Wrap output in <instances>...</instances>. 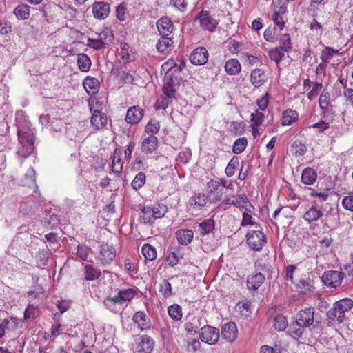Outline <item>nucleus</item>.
<instances>
[{"label":"nucleus","mask_w":353,"mask_h":353,"mask_svg":"<svg viewBox=\"0 0 353 353\" xmlns=\"http://www.w3.org/2000/svg\"><path fill=\"white\" fill-rule=\"evenodd\" d=\"M219 336V329L210 325L203 326L201 329L199 334L201 340L210 345L215 344L218 341Z\"/></svg>","instance_id":"nucleus-3"},{"label":"nucleus","mask_w":353,"mask_h":353,"mask_svg":"<svg viewBox=\"0 0 353 353\" xmlns=\"http://www.w3.org/2000/svg\"><path fill=\"white\" fill-rule=\"evenodd\" d=\"M209 54L204 47H199L194 49L190 55V61L194 65H203L208 60Z\"/></svg>","instance_id":"nucleus-7"},{"label":"nucleus","mask_w":353,"mask_h":353,"mask_svg":"<svg viewBox=\"0 0 353 353\" xmlns=\"http://www.w3.org/2000/svg\"><path fill=\"white\" fill-rule=\"evenodd\" d=\"M116 256V249L112 245L103 244L101 246L99 259L102 265L110 264Z\"/></svg>","instance_id":"nucleus-6"},{"label":"nucleus","mask_w":353,"mask_h":353,"mask_svg":"<svg viewBox=\"0 0 353 353\" xmlns=\"http://www.w3.org/2000/svg\"><path fill=\"white\" fill-rule=\"evenodd\" d=\"M79 68L82 72H88L91 66V61L89 57L85 54H79L77 57Z\"/></svg>","instance_id":"nucleus-39"},{"label":"nucleus","mask_w":353,"mask_h":353,"mask_svg":"<svg viewBox=\"0 0 353 353\" xmlns=\"http://www.w3.org/2000/svg\"><path fill=\"white\" fill-rule=\"evenodd\" d=\"M330 94L329 92L324 90L321 93L319 100V106L321 110L325 111L327 108L330 103Z\"/></svg>","instance_id":"nucleus-54"},{"label":"nucleus","mask_w":353,"mask_h":353,"mask_svg":"<svg viewBox=\"0 0 353 353\" xmlns=\"http://www.w3.org/2000/svg\"><path fill=\"white\" fill-rule=\"evenodd\" d=\"M237 334L238 330L235 323L230 321L222 326L221 336L229 342L234 341Z\"/></svg>","instance_id":"nucleus-11"},{"label":"nucleus","mask_w":353,"mask_h":353,"mask_svg":"<svg viewBox=\"0 0 353 353\" xmlns=\"http://www.w3.org/2000/svg\"><path fill=\"white\" fill-rule=\"evenodd\" d=\"M156 28L161 36H169L173 31V23L168 17H162L156 22Z\"/></svg>","instance_id":"nucleus-9"},{"label":"nucleus","mask_w":353,"mask_h":353,"mask_svg":"<svg viewBox=\"0 0 353 353\" xmlns=\"http://www.w3.org/2000/svg\"><path fill=\"white\" fill-rule=\"evenodd\" d=\"M338 52V50H335L332 48L326 47L321 52V59L322 60V62L327 64L330 62L333 55Z\"/></svg>","instance_id":"nucleus-52"},{"label":"nucleus","mask_w":353,"mask_h":353,"mask_svg":"<svg viewBox=\"0 0 353 353\" xmlns=\"http://www.w3.org/2000/svg\"><path fill=\"white\" fill-rule=\"evenodd\" d=\"M199 21L201 28L204 30L212 32L215 30L218 21L212 17L209 11L202 10L194 19V21Z\"/></svg>","instance_id":"nucleus-2"},{"label":"nucleus","mask_w":353,"mask_h":353,"mask_svg":"<svg viewBox=\"0 0 353 353\" xmlns=\"http://www.w3.org/2000/svg\"><path fill=\"white\" fill-rule=\"evenodd\" d=\"M59 10V6L54 2H48L43 6V12L46 17H52Z\"/></svg>","instance_id":"nucleus-46"},{"label":"nucleus","mask_w":353,"mask_h":353,"mask_svg":"<svg viewBox=\"0 0 353 353\" xmlns=\"http://www.w3.org/2000/svg\"><path fill=\"white\" fill-rule=\"evenodd\" d=\"M132 319L134 323L142 330L150 327V320L143 312H136Z\"/></svg>","instance_id":"nucleus-22"},{"label":"nucleus","mask_w":353,"mask_h":353,"mask_svg":"<svg viewBox=\"0 0 353 353\" xmlns=\"http://www.w3.org/2000/svg\"><path fill=\"white\" fill-rule=\"evenodd\" d=\"M239 164L238 157H233L228 163L225 168V174L228 176H232L234 175L235 170L238 168Z\"/></svg>","instance_id":"nucleus-53"},{"label":"nucleus","mask_w":353,"mask_h":353,"mask_svg":"<svg viewBox=\"0 0 353 353\" xmlns=\"http://www.w3.org/2000/svg\"><path fill=\"white\" fill-rule=\"evenodd\" d=\"M285 51L279 48H274L268 52L270 59L274 61L277 65L285 57Z\"/></svg>","instance_id":"nucleus-45"},{"label":"nucleus","mask_w":353,"mask_h":353,"mask_svg":"<svg viewBox=\"0 0 353 353\" xmlns=\"http://www.w3.org/2000/svg\"><path fill=\"white\" fill-rule=\"evenodd\" d=\"M83 85L88 93L93 94L99 91L100 83L96 78L87 77L83 82Z\"/></svg>","instance_id":"nucleus-23"},{"label":"nucleus","mask_w":353,"mask_h":353,"mask_svg":"<svg viewBox=\"0 0 353 353\" xmlns=\"http://www.w3.org/2000/svg\"><path fill=\"white\" fill-rule=\"evenodd\" d=\"M104 304L108 308H110L114 304L122 305L123 303L120 298V294L118 292L117 294L114 296L107 297L104 301Z\"/></svg>","instance_id":"nucleus-58"},{"label":"nucleus","mask_w":353,"mask_h":353,"mask_svg":"<svg viewBox=\"0 0 353 353\" xmlns=\"http://www.w3.org/2000/svg\"><path fill=\"white\" fill-rule=\"evenodd\" d=\"M199 230L201 235H205L211 232L214 228V221L208 219L203 221L199 225Z\"/></svg>","instance_id":"nucleus-42"},{"label":"nucleus","mask_w":353,"mask_h":353,"mask_svg":"<svg viewBox=\"0 0 353 353\" xmlns=\"http://www.w3.org/2000/svg\"><path fill=\"white\" fill-rule=\"evenodd\" d=\"M317 178V174L316 171L310 168L307 167L303 170L301 174V181L305 185L313 184Z\"/></svg>","instance_id":"nucleus-25"},{"label":"nucleus","mask_w":353,"mask_h":353,"mask_svg":"<svg viewBox=\"0 0 353 353\" xmlns=\"http://www.w3.org/2000/svg\"><path fill=\"white\" fill-rule=\"evenodd\" d=\"M170 317L176 321H180L183 316L182 308L178 304H172L168 308Z\"/></svg>","instance_id":"nucleus-41"},{"label":"nucleus","mask_w":353,"mask_h":353,"mask_svg":"<svg viewBox=\"0 0 353 353\" xmlns=\"http://www.w3.org/2000/svg\"><path fill=\"white\" fill-rule=\"evenodd\" d=\"M84 279L86 281H94L99 279L101 274V270L90 264H83Z\"/></svg>","instance_id":"nucleus-24"},{"label":"nucleus","mask_w":353,"mask_h":353,"mask_svg":"<svg viewBox=\"0 0 353 353\" xmlns=\"http://www.w3.org/2000/svg\"><path fill=\"white\" fill-rule=\"evenodd\" d=\"M241 64L239 61L235 59L228 60L225 64V70L226 72L230 75L237 74L241 71Z\"/></svg>","instance_id":"nucleus-32"},{"label":"nucleus","mask_w":353,"mask_h":353,"mask_svg":"<svg viewBox=\"0 0 353 353\" xmlns=\"http://www.w3.org/2000/svg\"><path fill=\"white\" fill-rule=\"evenodd\" d=\"M304 327H305L302 326L300 321H296L290 325L288 332L290 336L298 340L302 336Z\"/></svg>","instance_id":"nucleus-29"},{"label":"nucleus","mask_w":353,"mask_h":353,"mask_svg":"<svg viewBox=\"0 0 353 353\" xmlns=\"http://www.w3.org/2000/svg\"><path fill=\"white\" fill-rule=\"evenodd\" d=\"M343 279V275L341 272L332 270L324 272L321 281L327 286L336 288L341 285Z\"/></svg>","instance_id":"nucleus-4"},{"label":"nucleus","mask_w":353,"mask_h":353,"mask_svg":"<svg viewBox=\"0 0 353 353\" xmlns=\"http://www.w3.org/2000/svg\"><path fill=\"white\" fill-rule=\"evenodd\" d=\"M268 79V75L263 70L256 68L251 72L250 81L255 87H260L263 85Z\"/></svg>","instance_id":"nucleus-16"},{"label":"nucleus","mask_w":353,"mask_h":353,"mask_svg":"<svg viewBox=\"0 0 353 353\" xmlns=\"http://www.w3.org/2000/svg\"><path fill=\"white\" fill-rule=\"evenodd\" d=\"M233 205L234 206L239 208V201L236 199V196L233 195L232 196V198H228V197L225 198L222 201V202L219 204V208L225 210L227 209V208L225 207V205Z\"/></svg>","instance_id":"nucleus-57"},{"label":"nucleus","mask_w":353,"mask_h":353,"mask_svg":"<svg viewBox=\"0 0 353 353\" xmlns=\"http://www.w3.org/2000/svg\"><path fill=\"white\" fill-rule=\"evenodd\" d=\"M142 152L145 154H151L154 150V137H147L141 143Z\"/></svg>","instance_id":"nucleus-40"},{"label":"nucleus","mask_w":353,"mask_h":353,"mask_svg":"<svg viewBox=\"0 0 353 353\" xmlns=\"http://www.w3.org/2000/svg\"><path fill=\"white\" fill-rule=\"evenodd\" d=\"M207 203V196L204 194L196 193L190 199V204L196 210H199Z\"/></svg>","instance_id":"nucleus-27"},{"label":"nucleus","mask_w":353,"mask_h":353,"mask_svg":"<svg viewBox=\"0 0 353 353\" xmlns=\"http://www.w3.org/2000/svg\"><path fill=\"white\" fill-rule=\"evenodd\" d=\"M314 309L305 308L299 312L296 316V321H300L303 327H307L314 323Z\"/></svg>","instance_id":"nucleus-8"},{"label":"nucleus","mask_w":353,"mask_h":353,"mask_svg":"<svg viewBox=\"0 0 353 353\" xmlns=\"http://www.w3.org/2000/svg\"><path fill=\"white\" fill-rule=\"evenodd\" d=\"M288 323L286 317L281 314H277L274 318V327L279 332L283 331L288 326Z\"/></svg>","instance_id":"nucleus-43"},{"label":"nucleus","mask_w":353,"mask_h":353,"mask_svg":"<svg viewBox=\"0 0 353 353\" xmlns=\"http://www.w3.org/2000/svg\"><path fill=\"white\" fill-rule=\"evenodd\" d=\"M37 310V306L34 305L33 304H29L26 307L23 318L24 320L33 319L36 316V311Z\"/></svg>","instance_id":"nucleus-56"},{"label":"nucleus","mask_w":353,"mask_h":353,"mask_svg":"<svg viewBox=\"0 0 353 353\" xmlns=\"http://www.w3.org/2000/svg\"><path fill=\"white\" fill-rule=\"evenodd\" d=\"M239 309L242 316L248 317L251 314V303L246 301L244 303H239L238 304Z\"/></svg>","instance_id":"nucleus-61"},{"label":"nucleus","mask_w":353,"mask_h":353,"mask_svg":"<svg viewBox=\"0 0 353 353\" xmlns=\"http://www.w3.org/2000/svg\"><path fill=\"white\" fill-rule=\"evenodd\" d=\"M221 185V181H220L219 179L216 180L211 179L207 184L208 192L210 194L214 196V203L219 201L221 199L223 190H219Z\"/></svg>","instance_id":"nucleus-14"},{"label":"nucleus","mask_w":353,"mask_h":353,"mask_svg":"<svg viewBox=\"0 0 353 353\" xmlns=\"http://www.w3.org/2000/svg\"><path fill=\"white\" fill-rule=\"evenodd\" d=\"M143 110L138 106H132L128 109L125 121L130 124H137L143 118Z\"/></svg>","instance_id":"nucleus-15"},{"label":"nucleus","mask_w":353,"mask_h":353,"mask_svg":"<svg viewBox=\"0 0 353 353\" xmlns=\"http://www.w3.org/2000/svg\"><path fill=\"white\" fill-rule=\"evenodd\" d=\"M171 81H166L163 86V91L169 97H175L176 90L174 88V83H178L181 80L179 73L172 72Z\"/></svg>","instance_id":"nucleus-12"},{"label":"nucleus","mask_w":353,"mask_h":353,"mask_svg":"<svg viewBox=\"0 0 353 353\" xmlns=\"http://www.w3.org/2000/svg\"><path fill=\"white\" fill-rule=\"evenodd\" d=\"M17 135L21 145L34 146V137L32 133L18 130Z\"/></svg>","instance_id":"nucleus-30"},{"label":"nucleus","mask_w":353,"mask_h":353,"mask_svg":"<svg viewBox=\"0 0 353 353\" xmlns=\"http://www.w3.org/2000/svg\"><path fill=\"white\" fill-rule=\"evenodd\" d=\"M145 182V175L143 172H139L132 181L131 185L133 189H140Z\"/></svg>","instance_id":"nucleus-51"},{"label":"nucleus","mask_w":353,"mask_h":353,"mask_svg":"<svg viewBox=\"0 0 353 353\" xmlns=\"http://www.w3.org/2000/svg\"><path fill=\"white\" fill-rule=\"evenodd\" d=\"M90 253H92V250L89 247L85 245L77 246L76 254L81 260L87 261Z\"/></svg>","instance_id":"nucleus-50"},{"label":"nucleus","mask_w":353,"mask_h":353,"mask_svg":"<svg viewBox=\"0 0 353 353\" xmlns=\"http://www.w3.org/2000/svg\"><path fill=\"white\" fill-rule=\"evenodd\" d=\"M247 145H248V141H247L246 138H245V137L239 138L234 141V143L233 144L232 152L234 154H239L245 150Z\"/></svg>","instance_id":"nucleus-47"},{"label":"nucleus","mask_w":353,"mask_h":353,"mask_svg":"<svg viewBox=\"0 0 353 353\" xmlns=\"http://www.w3.org/2000/svg\"><path fill=\"white\" fill-rule=\"evenodd\" d=\"M141 253L145 259V264L147 266L148 272L150 275L154 274V248L149 243H145L141 248Z\"/></svg>","instance_id":"nucleus-5"},{"label":"nucleus","mask_w":353,"mask_h":353,"mask_svg":"<svg viewBox=\"0 0 353 353\" xmlns=\"http://www.w3.org/2000/svg\"><path fill=\"white\" fill-rule=\"evenodd\" d=\"M154 341L151 337L147 335H142L141 336V341L139 342V347L140 350L146 353H151L153 350Z\"/></svg>","instance_id":"nucleus-35"},{"label":"nucleus","mask_w":353,"mask_h":353,"mask_svg":"<svg viewBox=\"0 0 353 353\" xmlns=\"http://www.w3.org/2000/svg\"><path fill=\"white\" fill-rule=\"evenodd\" d=\"M170 5L181 12H184L188 6L185 0H170Z\"/></svg>","instance_id":"nucleus-63"},{"label":"nucleus","mask_w":353,"mask_h":353,"mask_svg":"<svg viewBox=\"0 0 353 353\" xmlns=\"http://www.w3.org/2000/svg\"><path fill=\"white\" fill-rule=\"evenodd\" d=\"M323 212L316 205H312L304 214L303 219L308 223L318 221L323 216Z\"/></svg>","instance_id":"nucleus-19"},{"label":"nucleus","mask_w":353,"mask_h":353,"mask_svg":"<svg viewBox=\"0 0 353 353\" xmlns=\"http://www.w3.org/2000/svg\"><path fill=\"white\" fill-rule=\"evenodd\" d=\"M174 66V60L169 59L161 65V75L164 74L163 83L166 81H171L172 68Z\"/></svg>","instance_id":"nucleus-37"},{"label":"nucleus","mask_w":353,"mask_h":353,"mask_svg":"<svg viewBox=\"0 0 353 353\" xmlns=\"http://www.w3.org/2000/svg\"><path fill=\"white\" fill-rule=\"evenodd\" d=\"M178 242L181 245L189 244L193 239V232L191 230H179L176 232Z\"/></svg>","instance_id":"nucleus-28"},{"label":"nucleus","mask_w":353,"mask_h":353,"mask_svg":"<svg viewBox=\"0 0 353 353\" xmlns=\"http://www.w3.org/2000/svg\"><path fill=\"white\" fill-rule=\"evenodd\" d=\"M110 7L108 3L95 2L92 6V13L95 18L98 19H105L110 13Z\"/></svg>","instance_id":"nucleus-10"},{"label":"nucleus","mask_w":353,"mask_h":353,"mask_svg":"<svg viewBox=\"0 0 353 353\" xmlns=\"http://www.w3.org/2000/svg\"><path fill=\"white\" fill-rule=\"evenodd\" d=\"M322 83H318V82H316L313 84V87H312V89L307 93V98L308 99H310V101L315 99L320 90L322 89Z\"/></svg>","instance_id":"nucleus-60"},{"label":"nucleus","mask_w":353,"mask_h":353,"mask_svg":"<svg viewBox=\"0 0 353 353\" xmlns=\"http://www.w3.org/2000/svg\"><path fill=\"white\" fill-rule=\"evenodd\" d=\"M14 14L19 20L27 19L30 16V6L26 4L18 5L14 10Z\"/></svg>","instance_id":"nucleus-36"},{"label":"nucleus","mask_w":353,"mask_h":353,"mask_svg":"<svg viewBox=\"0 0 353 353\" xmlns=\"http://www.w3.org/2000/svg\"><path fill=\"white\" fill-rule=\"evenodd\" d=\"M264 120V114L259 110H256L254 112L251 114V121L254 126L258 127Z\"/></svg>","instance_id":"nucleus-55"},{"label":"nucleus","mask_w":353,"mask_h":353,"mask_svg":"<svg viewBox=\"0 0 353 353\" xmlns=\"http://www.w3.org/2000/svg\"><path fill=\"white\" fill-rule=\"evenodd\" d=\"M326 316L327 323L330 326L339 325L342 323L345 320V317L343 316V314H340L339 316V311L334 305L332 307L327 311Z\"/></svg>","instance_id":"nucleus-18"},{"label":"nucleus","mask_w":353,"mask_h":353,"mask_svg":"<svg viewBox=\"0 0 353 353\" xmlns=\"http://www.w3.org/2000/svg\"><path fill=\"white\" fill-rule=\"evenodd\" d=\"M34 146L21 145L17 151V155L23 159L28 157L33 151Z\"/></svg>","instance_id":"nucleus-62"},{"label":"nucleus","mask_w":353,"mask_h":353,"mask_svg":"<svg viewBox=\"0 0 353 353\" xmlns=\"http://www.w3.org/2000/svg\"><path fill=\"white\" fill-rule=\"evenodd\" d=\"M121 59L125 61H130L134 59L132 50L126 43H121Z\"/></svg>","instance_id":"nucleus-44"},{"label":"nucleus","mask_w":353,"mask_h":353,"mask_svg":"<svg viewBox=\"0 0 353 353\" xmlns=\"http://www.w3.org/2000/svg\"><path fill=\"white\" fill-rule=\"evenodd\" d=\"M140 219L144 223H153L154 209L150 207H144L140 214Z\"/></svg>","instance_id":"nucleus-38"},{"label":"nucleus","mask_w":353,"mask_h":353,"mask_svg":"<svg viewBox=\"0 0 353 353\" xmlns=\"http://www.w3.org/2000/svg\"><path fill=\"white\" fill-rule=\"evenodd\" d=\"M279 48L285 52H288L292 49V44L289 34H284L281 36Z\"/></svg>","instance_id":"nucleus-48"},{"label":"nucleus","mask_w":353,"mask_h":353,"mask_svg":"<svg viewBox=\"0 0 353 353\" xmlns=\"http://www.w3.org/2000/svg\"><path fill=\"white\" fill-rule=\"evenodd\" d=\"M299 114L296 111L288 109L283 112L282 119L283 125H290L298 119Z\"/></svg>","instance_id":"nucleus-34"},{"label":"nucleus","mask_w":353,"mask_h":353,"mask_svg":"<svg viewBox=\"0 0 353 353\" xmlns=\"http://www.w3.org/2000/svg\"><path fill=\"white\" fill-rule=\"evenodd\" d=\"M342 205L345 210L353 212V195L345 196L342 201Z\"/></svg>","instance_id":"nucleus-64"},{"label":"nucleus","mask_w":353,"mask_h":353,"mask_svg":"<svg viewBox=\"0 0 353 353\" xmlns=\"http://www.w3.org/2000/svg\"><path fill=\"white\" fill-rule=\"evenodd\" d=\"M112 170L117 176H120L123 171V162L121 159V152L115 150L112 162Z\"/></svg>","instance_id":"nucleus-31"},{"label":"nucleus","mask_w":353,"mask_h":353,"mask_svg":"<svg viewBox=\"0 0 353 353\" xmlns=\"http://www.w3.org/2000/svg\"><path fill=\"white\" fill-rule=\"evenodd\" d=\"M333 305L339 311V315L343 314L345 317V312H348L353 307V301L345 298L336 301Z\"/></svg>","instance_id":"nucleus-26"},{"label":"nucleus","mask_w":353,"mask_h":353,"mask_svg":"<svg viewBox=\"0 0 353 353\" xmlns=\"http://www.w3.org/2000/svg\"><path fill=\"white\" fill-rule=\"evenodd\" d=\"M119 293L123 303L131 301L137 294L136 290L132 288L121 290Z\"/></svg>","instance_id":"nucleus-49"},{"label":"nucleus","mask_w":353,"mask_h":353,"mask_svg":"<svg viewBox=\"0 0 353 353\" xmlns=\"http://www.w3.org/2000/svg\"><path fill=\"white\" fill-rule=\"evenodd\" d=\"M291 146L293 148L294 154L296 157L304 155L307 151L306 146L300 143L294 142Z\"/></svg>","instance_id":"nucleus-59"},{"label":"nucleus","mask_w":353,"mask_h":353,"mask_svg":"<svg viewBox=\"0 0 353 353\" xmlns=\"http://www.w3.org/2000/svg\"><path fill=\"white\" fill-rule=\"evenodd\" d=\"M246 240L249 247L254 251H260L266 243L265 236L259 230L248 232L246 234Z\"/></svg>","instance_id":"nucleus-1"},{"label":"nucleus","mask_w":353,"mask_h":353,"mask_svg":"<svg viewBox=\"0 0 353 353\" xmlns=\"http://www.w3.org/2000/svg\"><path fill=\"white\" fill-rule=\"evenodd\" d=\"M297 288L301 292L306 294L307 292H311L314 289L312 281L308 278L304 277L301 278L296 283Z\"/></svg>","instance_id":"nucleus-33"},{"label":"nucleus","mask_w":353,"mask_h":353,"mask_svg":"<svg viewBox=\"0 0 353 353\" xmlns=\"http://www.w3.org/2000/svg\"><path fill=\"white\" fill-rule=\"evenodd\" d=\"M91 124L97 130H101L105 128L108 123V117L105 113L99 110H94L91 117Z\"/></svg>","instance_id":"nucleus-13"},{"label":"nucleus","mask_w":353,"mask_h":353,"mask_svg":"<svg viewBox=\"0 0 353 353\" xmlns=\"http://www.w3.org/2000/svg\"><path fill=\"white\" fill-rule=\"evenodd\" d=\"M265 281V276L262 272H256L247 278V287L250 290H256Z\"/></svg>","instance_id":"nucleus-17"},{"label":"nucleus","mask_w":353,"mask_h":353,"mask_svg":"<svg viewBox=\"0 0 353 353\" xmlns=\"http://www.w3.org/2000/svg\"><path fill=\"white\" fill-rule=\"evenodd\" d=\"M19 324V320L16 317H8L4 319L1 323L2 328L6 334L10 336V333L17 330Z\"/></svg>","instance_id":"nucleus-21"},{"label":"nucleus","mask_w":353,"mask_h":353,"mask_svg":"<svg viewBox=\"0 0 353 353\" xmlns=\"http://www.w3.org/2000/svg\"><path fill=\"white\" fill-rule=\"evenodd\" d=\"M173 44V41L171 37L168 36H161L156 44V48L159 52L162 54H168L171 50V47Z\"/></svg>","instance_id":"nucleus-20"}]
</instances>
